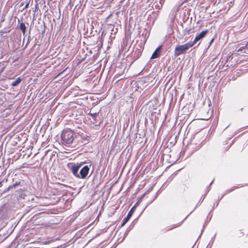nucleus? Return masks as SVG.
Instances as JSON below:
<instances>
[{"label":"nucleus","mask_w":248,"mask_h":248,"mask_svg":"<svg viewBox=\"0 0 248 248\" xmlns=\"http://www.w3.org/2000/svg\"><path fill=\"white\" fill-rule=\"evenodd\" d=\"M212 216H213L212 215H208L207 218H206V220H205V221L203 225L202 229L201 231V232L199 236V238H200L203 232L204 231V230L205 227L207 225L208 222L211 220V219L212 217Z\"/></svg>","instance_id":"obj_13"},{"label":"nucleus","mask_w":248,"mask_h":248,"mask_svg":"<svg viewBox=\"0 0 248 248\" xmlns=\"http://www.w3.org/2000/svg\"><path fill=\"white\" fill-rule=\"evenodd\" d=\"M238 188H239L238 186H233L230 189H228L226 190L225 191V193L220 197H218V201H220L225 195L232 192V191H233L234 190H235V189H237Z\"/></svg>","instance_id":"obj_15"},{"label":"nucleus","mask_w":248,"mask_h":248,"mask_svg":"<svg viewBox=\"0 0 248 248\" xmlns=\"http://www.w3.org/2000/svg\"><path fill=\"white\" fill-rule=\"evenodd\" d=\"M22 81V78L20 77H18L16 79V80L13 81L11 85L12 86H16L17 85H18Z\"/></svg>","instance_id":"obj_18"},{"label":"nucleus","mask_w":248,"mask_h":248,"mask_svg":"<svg viewBox=\"0 0 248 248\" xmlns=\"http://www.w3.org/2000/svg\"><path fill=\"white\" fill-rule=\"evenodd\" d=\"M123 42L124 43V39H123Z\"/></svg>","instance_id":"obj_56"},{"label":"nucleus","mask_w":248,"mask_h":248,"mask_svg":"<svg viewBox=\"0 0 248 248\" xmlns=\"http://www.w3.org/2000/svg\"><path fill=\"white\" fill-rule=\"evenodd\" d=\"M20 181H16L13 185L16 187L17 186L20 185Z\"/></svg>","instance_id":"obj_30"},{"label":"nucleus","mask_w":248,"mask_h":248,"mask_svg":"<svg viewBox=\"0 0 248 248\" xmlns=\"http://www.w3.org/2000/svg\"><path fill=\"white\" fill-rule=\"evenodd\" d=\"M128 138V137H126V139H125V141H126V139Z\"/></svg>","instance_id":"obj_52"},{"label":"nucleus","mask_w":248,"mask_h":248,"mask_svg":"<svg viewBox=\"0 0 248 248\" xmlns=\"http://www.w3.org/2000/svg\"><path fill=\"white\" fill-rule=\"evenodd\" d=\"M98 113H92L91 112L89 113V115L91 116L92 118L94 120H96V116L98 114Z\"/></svg>","instance_id":"obj_26"},{"label":"nucleus","mask_w":248,"mask_h":248,"mask_svg":"<svg viewBox=\"0 0 248 248\" xmlns=\"http://www.w3.org/2000/svg\"><path fill=\"white\" fill-rule=\"evenodd\" d=\"M141 55V53H140V51H138V54L137 56V58H136V59H138V58H139L140 56ZM136 59H135L134 60H132L131 62H130V63L129 64V66H130L132 63L135 61Z\"/></svg>","instance_id":"obj_27"},{"label":"nucleus","mask_w":248,"mask_h":248,"mask_svg":"<svg viewBox=\"0 0 248 248\" xmlns=\"http://www.w3.org/2000/svg\"><path fill=\"white\" fill-rule=\"evenodd\" d=\"M216 207L215 206V204H214V205H213V206L212 207V209L211 210V211L209 212V213L208 214L209 215H212L211 214V212L214 210L215 208H216Z\"/></svg>","instance_id":"obj_34"},{"label":"nucleus","mask_w":248,"mask_h":248,"mask_svg":"<svg viewBox=\"0 0 248 248\" xmlns=\"http://www.w3.org/2000/svg\"><path fill=\"white\" fill-rule=\"evenodd\" d=\"M179 160V158H178L176 161H175L173 163H171V164H170V165H169L168 166H167V167L166 168V169L169 168V167H170L171 165H172L173 164L176 163V162H178Z\"/></svg>","instance_id":"obj_31"},{"label":"nucleus","mask_w":248,"mask_h":248,"mask_svg":"<svg viewBox=\"0 0 248 248\" xmlns=\"http://www.w3.org/2000/svg\"><path fill=\"white\" fill-rule=\"evenodd\" d=\"M248 184H241V187H243L244 186H248Z\"/></svg>","instance_id":"obj_43"},{"label":"nucleus","mask_w":248,"mask_h":248,"mask_svg":"<svg viewBox=\"0 0 248 248\" xmlns=\"http://www.w3.org/2000/svg\"><path fill=\"white\" fill-rule=\"evenodd\" d=\"M130 58V57H129L128 56L125 58V61L126 62H129V59Z\"/></svg>","instance_id":"obj_37"},{"label":"nucleus","mask_w":248,"mask_h":248,"mask_svg":"<svg viewBox=\"0 0 248 248\" xmlns=\"http://www.w3.org/2000/svg\"><path fill=\"white\" fill-rule=\"evenodd\" d=\"M28 5H29V4H28H28H27L26 5V6H25V8H27V7H28Z\"/></svg>","instance_id":"obj_48"},{"label":"nucleus","mask_w":248,"mask_h":248,"mask_svg":"<svg viewBox=\"0 0 248 248\" xmlns=\"http://www.w3.org/2000/svg\"><path fill=\"white\" fill-rule=\"evenodd\" d=\"M155 184H153L152 185V186H151L150 187H149V188H148V189H147V190H146V191L144 193H143V194L141 195V196H140V197H140V198H141V199L142 200V199H143V197H144L145 195H147V194H149V193H150V192H151V191L153 189V188H154V186H155Z\"/></svg>","instance_id":"obj_16"},{"label":"nucleus","mask_w":248,"mask_h":248,"mask_svg":"<svg viewBox=\"0 0 248 248\" xmlns=\"http://www.w3.org/2000/svg\"><path fill=\"white\" fill-rule=\"evenodd\" d=\"M74 133L72 130L69 129H64L62 133V140L65 144L69 145L74 140Z\"/></svg>","instance_id":"obj_2"},{"label":"nucleus","mask_w":248,"mask_h":248,"mask_svg":"<svg viewBox=\"0 0 248 248\" xmlns=\"http://www.w3.org/2000/svg\"><path fill=\"white\" fill-rule=\"evenodd\" d=\"M15 188H16V187L14 185H12L9 186V189H10V190Z\"/></svg>","instance_id":"obj_36"},{"label":"nucleus","mask_w":248,"mask_h":248,"mask_svg":"<svg viewBox=\"0 0 248 248\" xmlns=\"http://www.w3.org/2000/svg\"><path fill=\"white\" fill-rule=\"evenodd\" d=\"M209 32V30L206 29L202 31L199 33H197L194 40L192 42H189L193 46L198 41L205 37Z\"/></svg>","instance_id":"obj_5"},{"label":"nucleus","mask_w":248,"mask_h":248,"mask_svg":"<svg viewBox=\"0 0 248 248\" xmlns=\"http://www.w3.org/2000/svg\"><path fill=\"white\" fill-rule=\"evenodd\" d=\"M124 170V166L122 168V171Z\"/></svg>","instance_id":"obj_51"},{"label":"nucleus","mask_w":248,"mask_h":248,"mask_svg":"<svg viewBox=\"0 0 248 248\" xmlns=\"http://www.w3.org/2000/svg\"><path fill=\"white\" fill-rule=\"evenodd\" d=\"M90 168L87 165H85L82 168L79 172L78 178L85 179L89 173Z\"/></svg>","instance_id":"obj_6"},{"label":"nucleus","mask_w":248,"mask_h":248,"mask_svg":"<svg viewBox=\"0 0 248 248\" xmlns=\"http://www.w3.org/2000/svg\"><path fill=\"white\" fill-rule=\"evenodd\" d=\"M203 197H202H202L201 198V199H200V200L199 202H198V203H197V204L196 205V206H195V207L194 208V209H193L191 212H190V213L188 215H187V216L186 217H185V218H184V219L182 221H181V222H180L179 223H177V224H174V225H173V227H172V228H169V229H167L166 231H170V230H172V229H173V228H177V227H179V226H181V224L183 223V222H184V221L186 219V218L188 217V216H189L190 214H191V213L193 212V211H194V210L197 208V206H198V205H199L201 203H202V202H201V201H202V199H203Z\"/></svg>","instance_id":"obj_7"},{"label":"nucleus","mask_w":248,"mask_h":248,"mask_svg":"<svg viewBox=\"0 0 248 248\" xmlns=\"http://www.w3.org/2000/svg\"><path fill=\"white\" fill-rule=\"evenodd\" d=\"M138 217H138L133 221V222L131 223L129 227H128L126 231H125V238L127 235L128 232L134 227V225L137 223L138 220Z\"/></svg>","instance_id":"obj_14"},{"label":"nucleus","mask_w":248,"mask_h":248,"mask_svg":"<svg viewBox=\"0 0 248 248\" xmlns=\"http://www.w3.org/2000/svg\"><path fill=\"white\" fill-rule=\"evenodd\" d=\"M186 108H186V107H184V108H183V109H186Z\"/></svg>","instance_id":"obj_50"},{"label":"nucleus","mask_w":248,"mask_h":248,"mask_svg":"<svg viewBox=\"0 0 248 248\" xmlns=\"http://www.w3.org/2000/svg\"><path fill=\"white\" fill-rule=\"evenodd\" d=\"M126 65H127V64H126ZM126 65H125V67H124L125 69H126Z\"/></svg>","instance_id":"obj_55"},{"label":"nucleus","mask_w":248,"mask_h":248,"mask_svg":"<svg viewBox=\"0 0 248 248\" xmlns=\"http://www.w3.org/2000/svg\"><path fill=\"white\" fill-rule=\"evenodd\" d=\"M162 45H159L153 53L150 59H154L158 58L161 54L162 50Z\"/></svg>","instance_id":"obj_9"},{"label":"nucleus","mask_w":248,"mask_h":248,"mask_svg":"<svg viewBox=\"0 0 248 248\" xmlns=\"http://www.w3.org/2000/svg\"><path fill=\"white\" fill-rule=\"evenodd\" d=\"M190 10L188 8L186 9H182L181 10L180 14L181 15L180 16L182 17V19L184 22H186L187 19L189 18V16L190 15Z\"/></svg>","instance_id":"obj_8"},{"label":"nucleus","mask_w":248,"mask_h":248,"mask_svg":"<svg viewBox=\"0 0 248 248\" xmlns=\"http://www.w3.org/2000/svg\"><path fill=\"white\" fill-rule=\"evenodd\" d=\"M9 190H10V189H9V186L6 188L5 189H4L3 190V191L2 192V193L1 194H0V197L1 196V195L3 194H5L7 192H8Z\"/></svg>","instance_id":"obj_28"},{"label":"nucleus","mask_w":248,"mask_h":248,"mask_svg":"<svg viewBox=\"0 0 248 248\" xmlns=\"http://www.w3.org/2000/svg\"><path fill=\"white\" fill-rule=\"evenodd\" d=\"M147 116L149 118L151 121V123L154 125L155 124L156 122V119H158V117L155 115V112H147L146 114Z\"/></svg>","instance_id":"obj_10"},{"label":"nucleus","mask_w":248,"mask_h":248,"mask_svg":"<svg viewBox=\"0 0 248 248\" xmlns=\"http://www.w3.org/2000/svg\"><path fill=\"white\" fill-rule=\"evenodd\" d=\"M156 199V196H154L146 204V206L144 208L143 210L141 212L140 215L139 216H140L142 214V213L144 212V211L145 210V209L150 205Z\"/></svg>","instance_id":"obj_19"},{"label":"nucleus","mask_w":248,"mask_h":248,"mask_svg":"<svg viewBox=\"0 0 248 248\" xmlns=\"http://www.w3.org/2000/svg\"><path fill=\"white\" fill-rule=\"evenodd\" d=\"M126 46H127V45L125 43V48H124L125 50L126 49Z\"/></svg>","instance_id":"obj_47"},{"label":"nucleus","mask_w":248,"mask_h":248,"mask_svg":"<svg viewBox=\"0 0 248 248\" xmlns=\"http://www.w3.org/2000/svg\"><path fill=\"white\" fill-rule=\"evenodd\" d=\"M124 219L123 220H122L121 221V226H124Z\"/></svg>","instance_id":"obj_39"},{"label":"nucleus","mask_w":248,"mask_h":248,"mask_svg":"<svg viewBox=\"0 0 248 248\" xmlns=\"http://www.w3.org/2000/svg\"><path fill=\"white\" fill-rule=\"evenodd\" d=\"M220 201H218V199L217 200V204L215 205V206L217 207V205H218L219 204V202Z\"/></svg>","instance_id":"obj_42"},{"label":"nucleus","mask_w":248,"mask_h":248,"mask_svg":"<svg viewBox=\"0 0 248 248\" xmlns=\"http://www.w3.org/2000/svg\"><path fill=\"white\" fill-rule=\"evenodd\" d=\"M214 179H213L211 182V183H210V184L208 186L209 187H210V186L212 185V184L214 182Z\"/></svg>","instance_id":"obj_40"},{"label":"nucleus","mask_w":248,"mask_h":248,"mask_svg":"<svg viewBox=\"0 0 248 248\" xmlns=\"http://www.w3.org/2000/svg\"><path fill=\"white\" fill-rule=\"evenodd\" d=\"M132 27L129 25L128 29H127L126 23L125 20V42L128 41L129 38H131V34L132 33Z\"/></svg>","instance_id":"obj_11"},{"label":"nucleus","mask_w":248,"mask_h":248,"mask_svg":"<svg viewBox=\"0 0 248 248\" xmlns=\"http://www.w3.org/2000/svg\"><path fill=\"white\" fill-rule=\"evenodd\" d=\"M151 65H152V64L150 62L147 63V64L144 67L143 69L141 71L140 73H141V72H142L143 71L147 72L148 70L151 67Z\"/></svg>","instance_id":"obj_23"},{"label":"nucleus","mask_w":248,"mask_h":248,"mask_svg":"<svg viewBox=\"0 0 248 248\" xmlns=\"http://www.w3.org/2000/svg\"><path fill=\"white\" fill-rule=\"evenodd\" d=\"M80 166H81L80 165H72L70 168V170H71L73 174L75 176L77 177L78 178L79 177L78 170H79V168L80 167Z\"/></svg>","instance_id":"obj_12"},{"label":"nucleus","mask_w":248,"mask_h":248,"mask_svg":"<svg viewBox=\"0 0 248 248\" xmlns=\"http://www.w3.org/2000/svg\"><path fill=\"white\" fill-rule=\"evenodd\" d=\"M245 133V132H244V133ZM243 134V133L242 134H241V135H242ZM240 135H238V137H240Z\"/></svg>","instance_id":"obj_54"},{"label":"nucleus","mask_w":248,"mask_h":248,"mask_svg":"<svg viewBox=\"0 0 248 248\" xmlns=\"http://www.w3.org/2000/svg\"><path fill=\"white\" fill-rule=\"evenodd\" d=\"M142 201V200L141 198H140L139 197L138 198L137 202L135 203L134 205L131 207L126 217H125V224L129 220L135 212L136 208L139 205Z\"/></svg>","instance_id":"obj_4"},{"label":"nucleus","mask_w":248,"mask_h":248,"mask_svg":"<svg viewBox=\"0 0 248 248\" xmlns=\"http://www.w3.org/2000/svg\"><path fill=\"white\" fill-rule=\"evenodd\" d=\"M19 29L21 30L23 34L24 35L26 32V27L24 23L22 22L20 24Z\"/></svg>","instance_id":"obj_21"},{"label":"nucleus","mask_w":248,"mask_h":248,"mask_svg":"<svg viewBox=\"0 0 248 248\" xmlns=\"http://www.w3.org/2000/svg\"><path fill=\"white\" fill-rule=\"evenodd\" d=\"M132 101L133 99L130 97L125 102V113H126L125 115V119H126L127 116H128V122H129V115L132 118L131 110L133 108Z\"/></svg>","instance_id":"obj_3"},{"label":"nucleus","mask_w":248,"mask_h":248,"mask_svg":"<svg viewBox=\"0 0 248 248\" xmlns=\"http://www.w3.org/2000/svg\"><path fill=\"white\" fill-rule=\"evenodd\" d=\"M3 181L0 182V187H1L3 186Z\"/></svg>","instance_id":"obj_41"},{"label":"nucleus","mask_w":248,"mask_h":248,"mask_svg":"<svg viewBox=\"0 0 248 248\" xmlns=\"http://www.w3.org/2000/svg\"><path fill=\"white\" fill-rule=\"evenodd\" d=\"M247 127H248V125H247V126H245V127H242V128H240V129H239V131H238V132H240V131H242V130L243 129L246 128H247Z\"/></svg>","instance_id":"obj_38"},{"label":"nucleus","mask_w":248,"mask_h":248,"mask_svg":"<svg viewBox=\"0 0 248 248\" xmlns=\"http://www.w3.org/2000/svg\"><path fill=\"white\" fill-rule=\"evenodd\" d=\"M123 82V80L122 79H120V80H119L118 81H117V86H119L121 84V83H122Z\"/></svg>","instance_id":"obj_35"},{"label":"nucleus","mask_w":248,"mask_h":248,"mask_svg":"<svg viewBox=\"0 0 248 248\" xmlns=\"http://www.w3.org/2000/svg\"><path fill=\"white\" fill-rule=\"evenodd\" d=\"M123 132H124V127H123Z\"/></svg>","instance_id":"obj_53"},{"label":"nucleus","mask_w":248,"mask_h":248,"mask_svg":"<svg viewBox=\"0 0 248 248\" xmlns=\"http://www.w3.org/2000/svg\"><path fill=\"white\" fill-rule=\"evenodd\" d=\"M161 191L160 189H159L156 193H155V196H156V198H157L158 196L161 193Z\"/></svg>","instance_id":"obj_33"},{"label":"nucleus","mask_w":248,"mask_h":248,"mask_svg":"<svg viewBox=\"0 0 248 248\" xmlns=\"http://www.w3.org/2000/svg\"><path fill=\"white\" fill-rule=\"evenodd\" d=\"M247 51H248V47L247 46V45L244 46L240 47L237 50V52H241L242 53L248 54Z\"/></svg>","instance_id":"obj_17"},{"label":"nucleus","mask_w":248,"mask_h":248,"mask_svg":"<svg viewBox=\"0 0 248 248\" xmlns=\"http://www.w3.org/2000/svg\"><path fill=\"white\" fill-rule=\"evenodd\" d=\"M216 236V233H215L214 234V235L211 238L209 244H208L206 248H212V245L214 243V240H215V238Z\"/></svg>","instance_id":"obj_22"},{"label":"nucleus","mask_w":248,"mask_h":248,"mask_svg":"<svg viewBox=\"0 0 248 248\" xmlns=\"http://www.w3.org/2000/svg\"><path fill=\"white\" fill-rule=\"evenodd\" d=\"M210 187H206V191H205V194H204V195H202V197H203V199H202V200L201 202H202L203 201V200H204V199H205V197H206V195H207V193L209 192V191H210Z\"/></svg>","instance_id":"obj_25"},{"label":"nucleus","mask_w":248,"mask_h":248,"mask_svg":"<svg viewBox=\"0 0 248 248\" xmlns=\"http://www.w3.org/2000/svg\"><path fill=\"white\" fill-rule=\"evenodd\" d=\"M191 111H192V109L190 110V111L188 110V112H189V114H190Z\"/></svg>","instance_id":"obj_49"},{"label":"nucleus","mask_w":248,"mask_h":248,"mask_svg":"<svg viewBox=\"0 0 248 248\" xmlns=\"http://www.w3.org/2000/svg\"><path fill=\"white\" fill-rule=\"evenodd\" d=\"M128 188H129V187L127 188V189H126V190H125L124 191V192H125V197L126 196V194H125V193H126V192L127 191V190H128Z\"/></svg>","instance_id":"obj_46"},{"label":"nucleus","mask_w":248,"mask_h":248,"mask_svg":"<svg viewBox=\"0 0 248 248\" xmlns=\"http://www.w3.org/2000/svg\"><path fill=\"white\" fill-rule=\"evenodd\" d=\"M193 46L188 42L183 45H176L174 51V56L176 58L178 56L186 53L187 50Z\"/></svg>","instance_id":"obj_1"},{"label":"nucleus","mask_w":248,"mask_h":248,"mask_svg":"<svg viewBox=\"0 0 248 248\" xmlns=\"http://www.w3.org/2000/svg\"><path fill=\"white\" fill-rule=\"evenodd\" d=\"M217 36V35L215 34L214 37L211 39L210 41L209 42V45L206 48V50L208 49L209 47L211 45V44L213 43V42L214 41V40L216 38Z\"/></svg>","instance_id":"obj_24"},{"label":"nucleus","mask_w":248,"mask_h":248,"mask_svg":"<svg viewBox=\"0 0 248 248\" xmlns=\"http://www.w3.org/2000/svg\"><path fill=\"white\" fill-rule=\"evenodd\" d=\"M133 82L134 81L132 80L131 79L125 78V88H127V86L131 85Z\"/></svg>","instance_id":"obj_20"},{"label":"nucleus","mask_w":248,"mask_h":248,"mask_svg":"<svg viewBox=\"0 0 248 248\" xmlns=\"http://www.w3.org/2000/svg\"><path fill=\"white\" fill-rule=\"evenodd\" d=\"M191 30V29H186L185 30V31L186 33H187V34H190V32Z\"/></svg>","instance_id":"obj_32"},{"label":"nucleus","mask_w":248,"mask_h":248,"mask_svg":"<svg viewBox=\"0 0 248 248\" xmlns=\"http://www.w3.org/2000/svg\"><path fill=\"white\" fill-rule=\"evenodd\" d=\"M233 57H232V55H228L226 59V61H231Z\"/></svg>","instance_id":"obj_29"},{"label":"nucleus","mask_w":248,"mask_h":248,"mask_svg":"<svg viewBox=\"0 0 248 248\" xmlns=\"http://www.w3.org/2000/svg\"><path fill=\"white\" fill-rule=\"evenodd\" d=\"M232 79L233 80H235L236 79V78L234 76H233V77L232 78Z\"/></svg>","instance_id":"obj_44"},{"label":"nucleus","mask_w":248,"mask_h":248,"mask_svg":"<svg viewBox=\"0 0 248 248\" xmlns=\"http://www.w3.org/2000/svg\"><path fill=\"white\" fill-rule=\"evenodd\" d=\"M184 154H185V152H184L183 153H182V152H181L180 153V155H184Z\"/></svg>","instance_id":"obj_45"}]
</instances>
